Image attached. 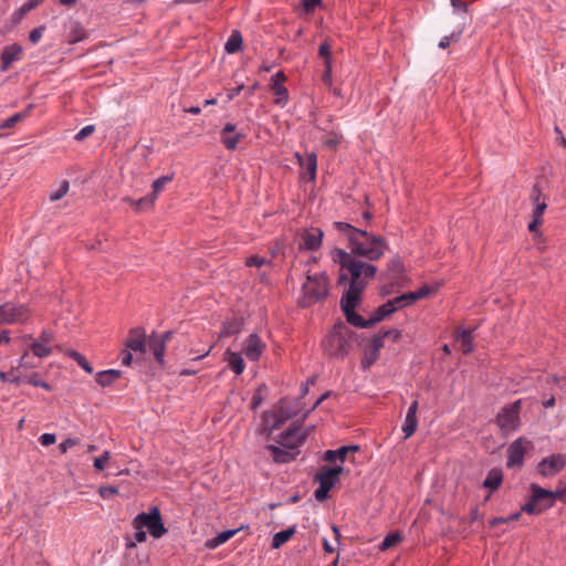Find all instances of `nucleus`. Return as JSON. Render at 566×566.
<instances>
[{
  "instance_id": "f257e3e1",
  "label": "nucleus",
  "mask_w": 566,
  "mask_h": 566,
  "mask_svg": "<svg viewBox=\"0 0 566 566\" xmlns=\"http://www.w3.org/2000/svg\"><path fill=\"white\" fill-rule=\"evenodd\" d=\"M331 256L334 263L340 265L339 284L345 283L347 276L350 275L349 286L340 300L344 315L349 324L359 328H366L365 318L355 312V307L360 301V295L366 287L367 280L375 276L377 268L356 259L352 253L338 248L331 252Z\"/></svg>"
},
{
  "instance_id": "f03ea898",
  "label": "nucleus",
  "mask_w": 566,
  "mask_h": 566,
  "mask_svg": "<svg viewBox=\"0 0 566 566\" xmlns=\"http://www.w3.org/2000/svg\"><path fill=\"white\" fill-rule=\"evenodd\" d=\"M334 227L347 239L353 255L377 261L389 250L387 241L380 235L357 229L346 222H334Z\"/></svg>"
},
{
  "instance_id": "7ed1b4c3",
  "label": "nucleus",
  "mask_w": 566,
  "mask_h": 566,
  "mask_svg": "<svg viewBox=\"0 0 566 566\" xmlns=\"http://www.w3.org/2000/svg\"><path fill=\"white\" fill-rule=\"evenodd\" d=\"M353 334V331L344 323L335 324L331 334L323 343L325 353L332 357H344L347 355Z\"/></svg>"
},
{
  "instance_id": "20e7f679",
  "label": "nucleus",
  "mask_w": 566,
  "mask_h": 566,
  "mask_svg": "<svg viewBox=\"0 0 566 566\" xmlns=\"http://www.w3.org/2000/svg\"><path fill=\"white\" fill-rule=\"evenodd\" d=\"M329 282L326 273H307L306 281L302 286L303 305L308 306L325 298L328 294Z\"/></svg>"
},
{
  "instance_id": "39448f33",
  "label": "nucleus",
  "mask_w": 566,
  "mask_h": 566,
  "mask_svg": "<svg viewBox=\"0 0 566 566\" xmlns=\"http://www.w3.org/2000/svg\"><path fill=\"white\" fill-rule=\"evenodd\" d=\"M415 302H416V297L410 292L405 293L400 296H397L392 300H389L387 303L379 306L368 319H365V323L367 324L366 328L370 327L375 323L380 322L381 319H384L388 315L392 314L397 310L409 306V305L413 304Z\"/></svg>"
},
{
  "instance_id": "423d86ee",
  "label": "nucleus",
  "mask_w": 566,
  "mask_h": 566,
  "mask_svg": "<svg viewBox=\"0 0 566 566\" xmlns=\"http://www.w3.org/2000/svg\"><path fill=\"white\" fill-rule=\"evenodd\" d=\"M135 528H147L149 534L159 538L167 533V528L164 526L161 521V514L157 506L150 507L148 513H140L134 518Z\"/></svg>"
},
{
  "instance_id": "0eeeda50",
  "label": "nucleus",
  "mask_w": 566,
  "mask_h": 566,
  "mask_svg": "<svg viewBox=\"0 0 566 566\" xmlns=\"http://www.w3.org/2000/svg\"><path fill=\"white\" fill-rule=\"evenodd\" d=\"M343 472V467H324L316 474L315 480L319 483V486L315 490V499L318 502H323L327 499L331 489L338 481L340 473Z\"/></svg>"
},
{
  "instance_id": "6e6552de",
  "label": "nucleus",
  "mask_w": 566,
  "mask_h": 566,
  "mask_svg": "<svg viewBox=\"0 0 566 566\" xmlns=\"http://www.w3.org/2000/svg\"><path fill=\"white\" fill-rule=\"evenodd\" d=\"M549 491L537 484H531V499L522 506V511L531 515L541 514L552 506V501L547 499Z\"/></svg>"
},
{
  "instance_id": "1a4fd4ad",
  "label": "nucleus",
  "mask_w": 566,
  "mask_h": 566,
  "mask_svg": "<svg viewBox=\"0 0 566 566\" xmlns=\"http://www.w3.org/2000/svg\"><path fill=\"white\" fill-rule=\"evenodd\" d=\"M29 318V310L23 305L6 303L0 305V324L23 323Z\"/></svg>"
},
{
  "instance_id": "9d476101",
  "label": "nucleus",
  "mask_w": 566,
  "mask_h": 566,
  "mask_svg": "<svg viewBox=\"0 0 566 566\" xmlns=\"http://www.w3.org/2000/svg\"><path fill=\"white\" fill-rule=\"evenodd\" d=\"M520 403L521 401L517 400L512 405L506 406L502 409L501 412H499L496 417V423L502 430L512 431L517 428L520 421Z\"/></svg>"
},
{
  "instance_id": "9b49d317",
  "label": "nucleus",
  "mask_w": 566,
  "mask_h": 566,
  "mask_svg": "<svg viewBox=\"0 0 566 566\" xmlns=\"http://www.w3.org/2000/svg\"><path fill=\"white\" fill-rule=\"evenodd\" d=\"M566 465V457L564 454H553L544 458L538 463V472L543 476H553L560 472Z\"/></svg>"
},
{
  "instance_id": "f8f14e48",
  "label": "nucleus",
  "mask_w": 566,
  "mask_h": 566,
  "mask_svg": "<svg viewBox=\"0 0 566 566\" xmlns=\"http://www.w3.org/2000/svg\"><path fill=\"white\" fill-rule=\"evenodd\" d=\"M172 335V332H166L160 336L151 334L148 338L147 347L151 350L156 361L160 365L164 364L166 344L171 339Z\"/></svg>"
},
{
  "instance_id": "ddd939ff",
  "label": "nucleus",
  "mask_w": 566,
  "mask_h": 566,
  "mask_svg": "<svg viewBox=\"0 0 566 566\" xmlns=\"http://www.w3.org/2000/svg\"><path fill=\"white\" fill-rule=\"evenodd\" d=\"M147 339L145 329L142 327L132 328L125 340V348L135 353L145 354L147 349Z\"/></svg>"
},
{
  "instance_id": "4468645a",
  "label": "nucleus",
  "mask_w": 566,
  "mask_h": 566,
  "mask_svg": "<svg viewBox=\"0 0 566 566\" xmlns=\"http://www.w3.org/2000/svg\"><path fill=\"white\" fill-rule=\"evenodd\" d=\"M530 443L523 439L515 440L507 450V468L521 467L524 461V454Z\"/></svg>"
},
{
  "instance_id": "2eb2a0df",
  "label": "nucleus",
  "mask_w": 566,
  "mask_h": 566,
  "mask_svg": "<svg viewBox=\"0 0 566 566\" xmlns=\"http://www.w3.org/2000/svg\"><path fill=\"white\" fill-rule=\"evenodd\" d=\"M244 137L245 135L242 132H237L235 125L231 123H227L220 132L221 143L229 150H234Z\"/></svg>"
},
{
  "instance_id": "dca6fc26",
  "label": "nucleus",
  "mask_w": 566,
  "mask_h": 566,
  "mask_svg": "<svg viewBox=\"0 0 566 566\" xmlns=\"http://www.w3.org/2000/svg\"><path fill=\"white\" fill-rule=\"evenodd\" d=\"M305 436L298 427H292L286 432L280 436L277 441L281 447L296 451V449L304 442Z\"/></svg>"
},
{
  "instance_id": "f3484780",
  "label": "nucleus",
  "mask_w": 566,
  "mask_h": 566,
  "mask_svg": "<svg viewBox=\"0 0 566 566\" xmlns=\"http://www.w3.org/2000/svg\"><path fill=\"white\" fill-rule=\"evenodd\" d=\"M265 349V344L256 334H251L244 342L243 353L252 361L258 360Z\"/></svg>"
},
{
  "instance_id": "a211bd4d",
  "label": "nucleus",
  "mask_w": 566,
  "mask_h": 566,
  "mask_svg": "<svg viewBox=\"0 0 566 566\" xmlns=\"http://www.w3.org/2000/svg\"><path fill=\"white\" fill-rule=\"evenodd\" d=\"M323 240V231L318 228H311L301 234L300 248L311 251L319 249Z\"/></svg>"
},
{
  "instance_id": "6ab92c4d",
  "label": "nucleus",
  "mask_w": 566,
  "mask_h": 566,
  "mask_svg": "<svg viewBox=\"0 0 566 566\" xmlns=\"http://www.w3.org/2000/svg\"><path fill=\"white\" fill-rule=\"evenodd\" d=\"M287 417L289 416L283 410L265 412L262 417L264 430L272 433L285 422Z\"/></svg>"
},
{
  "instance_id": "aec40b11",
  "label": "nucleus",
  "mask_w": 566,
  "mask_h": 566,
  "mask_svg": "<svg viewBox=\"0 0 566 566\" xmlns=\"http://www.w3.org/2000/svg\"><path fill=\"white\" fill-rule=\"evenodd\" d=\"M21 54L22 48L19 44L13 43L11 45L6 46L1 53L0 69L2 71H7L13 62L19 61L21 59Z\"/></svg>"
},
{
  "instance_id": "412c9836",
  "label": "nucleus",
  "mask_w": 566,
  "mask_h": 566,
  "mask_svg": "<svg viewBox=\"0 0 566 566\" xmlns=\"http://www.w3.org/2000/svg\"><path fill=\"white\" fill-rule=\"evenodd\" d=\"M473 329L458 328L455 331V340L460 345L463 354H470L473 350Z\"/></svg>"
},
{
  "instance_id": "4be33fe9",
  "label": "nucleus",
  "mask_w": 566,
  "mask_h": 566,
  "mask_svg": "<svg viewBox=\"0 0 566 566\" xmlns=\"http://www.w3.org/2000/svg\"><path fill=\"white\" fill-rule=\"evenodd\" d=\"M273 460L277 463H289L298 454L297 451L285 449L283 447L268 446Z\"/></svg>"
},
{
  "instance_id": "5701e85b",
  "label": "nucleus",
  "mask_w": 566,
  "mask_h": 566,
  "mask_svg": "<svg viewBox=\"0 0 566 566\" xmlns=\"http://www.w3.org/2000/svg\"><path fill=\"white\" fill-rule=\"evenodd\" d=\"M403 273V264L400 259L394 258L387 263V279L391 281L392 284L398 283L401 275Z\"/></svg>"
},
{
  "instance_id": "b1692460",
  "label": "nucleus",
  "mask_w": 566,
  "mask_h": 566,
  "mask_svg": "<svg viewBox=\"0 0 566 566\" xmlns=\"http://www.w3.org/2000/svg\"><path fill=\"white\" fill-rule=\"evenodd\" d=\"M503 481L502 470L499 468H494L489 471L485 480L483 481V486L489 489L490 491L497 490Z\"/></svg>"
},
{
  "instance_id": "393cba45",
  "label": "nucleus",
  "mask_w": 566,
  "mask_h": 566,
  "mask_svg": "<svg viewBox=\"0 0 566 566\" xmlns=\"http://www.w3.org/2000/svg\"><path fill=\"white\" fill-rule=\"evenodd\" d=\"M300 165L308 174V180L314 181L316 178L317 157L315 153H308L305 158H300Z\"/></svg>"
},
{
  "instance_id": "a878e982",
  "label": "nucleus",
  "mask_w": 566,
  "mask_h": 566,
  "mask_svg": "<svg viewBox=\"0 0 566 566\" xmlns=\"http://www.w3.org/2000/svg\"><path fill=\"white\" fill-rule=\"evenodd\" d=\"M237 532H238V530L223 531V532L219 533L217 536L208 539L206 542V547L209 549H214V548L219 547L220 545L224 544L226 542H228L231 537L234 536V534Z\"/></svg>"
},
{
  "instance_id": "bb28decb",
  "label": "nucleus",
  "mask_w": 566,
  "mask_h": 566,
  "mask_svg": "<svg viewBox=\"0 0 566 566\" xmlns=\"http://www.w3.org/2000/svg\"><path fill=\"white\" fill-rule=\"evenodd\" d=\"M120 377V371L117 369H108L104 371H99L96 375V381L102 387H106L112 385L114 381H116Z\"/></svg>"
},
{
  "instance_id": "cd10ccee",
  "label": "nucleus",
  "mask_w": 566,
  "mask_h": 566,
  "mask_svg": "<svg viewBox=\"0 0 566 566\" xmlns=\"http://www.w3.org/2000/svg\"><path fill=\"white\" fill-rule=\"evenodd\" d=\"M31 108H32V106L30 105L27 109L19 112L17 114L12 115L11 117L0 122V129L12 128L18 123L25 119L30 115Z\"/></svg>"
},
{
  "instance_id": "c85d7f7f",
  "label": "nucleus",
  "mask_w": 566,
  "mask_h": 566,
  "mask_svg": "<svg viewBox=\"0 0 566 566\" xmlns=\"http://www.w3.org/2000/svg\"><path fill=\"white\" fill-rule=\"evenodd\" d=\"M228 364L235 375L244 371L245 364L239 353L228 352Z\"/></svg>"
},
{
  "instance_id": "c756f323",
  "label": "nucleus",
  "mask_w": 566,
  "mask_h": 566,
  "mask_svg": "<svg viewBox=\"0 0 566 566\" xmlns=\"http://www.w3.org/2000/svg\"><path fill=\"white\" fill-rule=\"evenodd\" d=\"M295 534V527H289L284 531L276 533L272 538V548H280Z\"/></svg>"
},
{
  "instance_id": "7c9ffc66",
  "label": "nucleus",
  "mask_w": 566,
  "mask_h": 566,
  "mask_svg": "<svg viewBox=\"0 0 566 566\" xmlns=\"http://www.w3.org/2000/svg\"><path fill=\"white\" fill-rule=\"evenodd\" d=\"M242 45V35L239 31H233L229 36L224 49L228 53L232 54L238 52Z\"/></svg>"
},
{
  "instance_id": "2f4dec72",
  "label": "nucleus",
  "mask_w": 566,
  "mask_h": 566,
  "mask_svg": "<svg viewBox=\"0 0 566 566\" xmlns=\"http://www.w3.org/2000/svg\"><path fill=\"white\" fill-rule=\"evenodd\" d=\"M271 90L276 96L275 104L284 106L289 99V92L284 84H272Z\"/></svg>"
},
{
  "instance_id": "473e14b6",
  "label": "nucleus",
  "mask_w": 566,
  "mask_h": 566,
  "mask_svg": "<svg viewBox=\"0 0 566 566\" xmlns=\"http://www.w3.org/2000/svg\"><path fill=\"white\" fill-rule=\"evenodd\" d=\"M418 428V419L417 416L406 415L405 422L402 424V431L405 433V439L410 438Z\"/></svg>"
},
{
  "instance_id": "72a5a7b5",
  "label": "nucleus",
  "mask_w": 566,
  "mask_h": 566,
  "mask_svg": "<svg viewBox=\"0 0 566 566\" xmlns=\"http://www.w3.org/2000/svg\"><path fill=\"white\" fill-rule=\"evenodd\" d=\"M402 541V536L399 532L389 533L380 544V551H387L397 546Z\"/></svg>"
},
{
  "instance_id": "f704fd0d",
  "label": "nucleus",
  "mask_w": 566,
  "mask_h": 566,
  "mask_svg": "<svg viewBox=\"0 0 566 566\" xmlns=\"http://www.w3.org/2000/svg\"><path fill=\"white\" fill-rule=\"evenodd\" d=\"M378 356H379V352L367 345L364 350V357L361 359V367L364 369L369 368L378 359Z\"/></svg>"
},
{
  "instance_id": "c9c22d12",
  "label": "nucleus",
  "mask_w": 566,
  "mask_h": 566,
  "mask_svg": "<svg viewBox=\"0 0 566 566\" xmlns=\"http://www.w3.org/2000/svg\"><path fill=\"white\" fill-rule=\"evenodd\" d=\"M241 325H242V323L240 319L234 318L231 321H227L223 324V327L221 331V336L229 337V336H232V335L239 333L241 329Z\"/></svg>"
},
{
  "instance_id": "e433bc0d",
  "label": "nucleus",
  "mask_w": 566,
  "mask_h": 566,
  "mask_svg": "<svg viewBox=\"0 0 566 566\" xmlns=\"http://www.w3.org/2000/svg\"><path fill=\"white\" fill-rule=\"evenodd\" d=\"M30 349L36 357L43 358L51 354V348L43 342L35 340L30 345Z\"/></svg>"
},
{
  "instance_id": "4c0bfd02",
  "label": "nucleus",
  "mask_w": 566,
  "mask_h": 566,
  "mask_svg": "<svg viewBox=\"0 0 566 566\" xmlns=\"http://www.w3.org/2000/svg\"><path fill=\"white\" fill-rule=\"evenodd\" d=\"M70 185L66 180L62 181L55 191L50 193L51 201H57L62 199L69 191Z\"/></svg>"
},
{
  "instance_id": "58836bf2",
  "label": "nucleus",
  "mask_w": 566,
  "mask_h": 566,
  "mask_svg": "<svg viewBox=\"0 0 566 566\" xmlns=\"http://www.w3.org/2000/svg\"><path fill=\"white\" fill-rule=\"evenodd\" d=\"M171 177L169 176H163L160 178H158L157 180L154 181L153 184V193L151 196H155V199L157 198V196L163 191L164 187L169 182L171 181Z\"/></svg>"
},
{
  "instance_id": "ea45409f",
  "label": "nucleus",
  "mask_w": 566,
  "mask_h": 566,
  "mask_svg": "<svg viewBox=\"0 0 566 566\" xmlns=\"http://www.w3.org/2000/svg\"><path fill=\"white\" fill-rule=\"evenodd\" d=\"M71 357L87 373L92 374L93 373V368L92 366L88 364V361L86 360V358L77 353V352H72L71 354Z\"/></svg>"
},
{
  "instance_id": "a19ab883",
  "label": "nucleus",
  "mask_w": 566,
  "mask_h": 566,
  "mask_svg": "<svg viewBox=\"0 0 566 566\" xmlns=\"http://www.w3.org/2000/svg\"><path fill=\"white\" fill-rule=\"evenodd\" d=\"M318 54L325 61L332 62V45L328 42H324L319 45Z\"/></svg>"
},
{
  "instance_id": "79ce46f5",
  "label": "nucleus",
  "mask_w": 566,
  "mask_h": 566,
  "mask_svg": "<svg viewBox=\"0 0 566 566\" xmlns=\"http://www.w3.org/2000/svg\"><path fill=\"white\" fill-rule=\"evenodd\" d=\"M108 460H109V452L105 451L101 457L94 459V468L98 471L104 470Z\"/></svg>"
},
{
  "instance_id": "37998d69",
  "label": "nucleus",
  "mask_w": 566,
  "mask_h": 566,
  "mask_svg": "<svg viewBox=\"0 0 566 566\" xmlns=\"http://www.w3.org/2000/svg\"><path fill=\"white\" fill-rule=\"evenodd\" d=\"M155 200H156L155 196H151V195L146 196L135 202V208L137 210H142L145 207H151L154 205Z\"/></svg>"
},
{
  "instance_id": "c03bdc74",
  "label": "nucleus",
  "mask_w": 566,
  "mask_h": 566,
  "mask_svg": "<svg viewBox=\"0 0 566 566\" xmlns=\"http://www.w3.org/2000/svg\"><path fill=\"white\" fill-rule=\"evenodd\" d=\"M95 130V127L93 125H87L83 127L77 134L75 135V139L77 142L84 140L86 137L91 136Z\"/></svg>"
},
{
  "instance_id": "a18cd8bd",
  "label": "nucleus",
  "mask_w": 566,
  "mask_h": 566,
  "mask_svg": "<svg viewBox=\"0 0 566 566\" xmlns=\"http://www.w3.org/2000/svg\"><path fill=\"white\" fill-rule=\"evenodd\" d=\"M386 337L384 336V333L378 334L373 337V339L369 342L368 346L380 352V349L384 347V339Z\"/></svg>"
},
{
  "instance_id": "49530a36",
  "label": "nucleus",
  "mask_w": 566,
  "mask_h": 566,
  "mask_svg": "<svg viewBox=\"0 0 566 566\" xmlns=\"http://www.w3.org/2000/svg\"><path fill=\"white\" fill-rule=\"evenodd\" d=\"M358 450L357 446H345L337 449V459L340 461H345L348 452H355Z\"/></svg>"
},
{
  "instance_id": "de8ad7c7",
  "label": "nucleus",
  "mask_w": 566,
  "mask_h": 566,
  "mask_svg": "<svg viewBox=\"0 0 566 566\" xmlns=\"http://www.w3.org/2000/svg\"><path fill=\"white\" fill-rule=\"evenodd\" d=\"M551 495L547 496L548 500L552 501V506H554L555 501L559 500L562 502H566V496L563 489H557L555 491H549Z\"/></svg>"
},
{
  "instance_id": "09e8293b",
  "label": "nucleus",
  "mask_w": 566,
  "mask_h": 566,
  "mask_svg": "<svg viewBox=\"0 0 566 566\" xmlns=\"http://www.w3.org/2000/svg\"><path fill=\"white\" fill-rule=\"evenodd\" d=\"M266 262H268V260L265 258L252 255L245 260V265L260 268V266L264 265Z\"/></svg>"
},
{
  "instance_id": "8fccbe9b",
  "label": "nucleus",
  "mask_w": 566,
  "mask_h": 566,
  "mask_svg": "<svg viewBox=\"0 0 566 566\" xmlns=\"http://www.w3.org/2000/svg\"><path fill=\"white\" fill-rule=\"evenodd\" d=\"M325 70L322 75V81L324 84L331 86L332 85V62L325 61Z\"/></svg>"
},
{
  "instance_id": "3c124183",
  "label": "nucleus",
  "mask_w": 566,
  "mask_h": 566,
  "mask_svg": "<svg viewBox=\"0 0 566 566\" xmlns=\"http://www.w3.org/2000/svg\"><path fill=\"white\" fill-rule=\"evenodd\" d=\"M117 489L111 485L101 486L98 490L99 495L104 499H111L112 496L117 494Z\"/></svg>"
},
{
  "instance_id": "603ef678",
  "label": "nucleus",
  "mask_w": 566,
  "mask_h": 566,
  "mask_svg": "<svg viewBox=\"0 0 566 566\" xmlns=\"http://www.w3.org/2000/svg\"><path fill=\"white\" fill-rule=\"evenodd\" d=\"M534 206H535V208L533 210V218L542 219V216L544 214V212L547 208L545 200L543 199L542 202L534 203Z\"/></svg>"
},
{
  "instance_id": "864d4df0",
  "label": "nucleus",
  "mask_w": 566,
  "mask_h": 566,
  "mask_svg": "<svg viewBox=\"0 0 566 566\" xmlns=\"http://www.w3.org/2000/svg\"><path fill=\"white\" fill-rule=\"evenodd\" d=\"M43 31H44V27H39V28L33 29L29 34L30 41L33 44L38 43L43 35Z\"/></svg>"
},
{
  "instance_id": "5fc2aeb1",
  "label": "nucleus",
  "mask_w": 566,
  "mask_h": 566,
  "mask_svg": "<svg viewBox=\"0 0 566 566\" xmlns=\"http://www.w3.org/2000/svg\"><path fill=\"white\" fill-rule=\"evenodd\" d=\"M521 516V513H515V514H512L510 515L509 517L504 518V517H495L491 521V525L495 526L497 524H501V523H506L509 521H517Z\"/></svg>"
},
{
  "instance_id": "6e6d98bb",
  "label": "nucleus",
  "mask_w": 566,
  "mask_h": 566,
  "mask_svg": "<svg viewBox=\"0 0 566 566\" xmlns=\"http://www.w3.org/2000/svg\"><path fill=\"white\" fill-rule=\"evenodd\" d=\"M55 441H56V437L53 433H43L40 437V442L44 447H49V446L55 443Z\"/></svg>"
},
{
  "instance_id": "4d7b16f0",
  "label": "nucleus",
  "mask_w": 566,
  "mask_h": 566,
  "mask_svg": "<svg viewBox=\"0 0 566 566\" xmlns=\"http://www.w3.org/2000/svg\"><path fill=\"white\" fill-rule=\"evenodd\" d=\"M542 190L539 188V186L537 184H535L532 188V193H531V200L533 203H537V202H542L543 200H541L542 198Z\"/></svg>"
},
{
  "instance_id": "13d9d810",
  "label": "nucleus",
  "mask_w": 566,
  "mask_h": 566,
  "mask_svg": "<svg viewBox=\"0 0 566 566\" xmlns=\"http://www.w3.org/2000/svg\"><path fill=\"white\" fill-rule=\"evenodd\" d=\"M122 365L130 366L133 361V355L129 349L125 348L120 353Z\"/></svg>"
},
{
  "instance_id": "bf43d9fd",
  "label": "nucleus",
  "mask_w": 566,
  "mask_h": 566,
  "mask_svg": "<svg viewBox=\"0 0 566 566\" xmlns=\"http://www.w3.org/2000/svg\"><path fill=\"white\" fill-rule=\"evenodd\" d=\"M43 0H29L21 8V13H25L38 7Z\"/></svg>"
},
{
  "instance_id": "052dcab7",
  "label": "nucleus",
  "mask_w": 566,
  "mask_h": 566,
  "mask_svg": "<svg viewBox=\"0 0 566 566\" xmlns=\"http://www.w3.org/2000/svg\"><path fill=\"white\" fill-rule=\"evenodd\" d=\"M78 440L69 438L60 444L61 452L65 453L69 449L76 446Z\"/></svg>"
},
{
  "instance_id": "680f3d73",
  "label": "nucleus",
  "mask_w": 566,
  "mask_h": 566,
  "mask_svg": "<svg viewBox=\"0 0 566 566\" xmlns=\"http://www.w3.org/2000/svg\"><path fill=\"white\" fill-rule=\"evenodd\" d=\"M321 0H302L303 7L306 11H313Z\"/></svg>"
},
{
  "instance_id": "e2e57ef3",
  "label": "nucleus",
  "mask_w": 566,
  "mask_h": 566,
  "mask_svg": "<svg viewBox=\"0 0 566 566\" xmlns=\"http://www.w3.org/2000/svg\"><path fill=\"white\" fill-rule=\"evenodd\" d=\"M261 401H262V396H261V387H260L256 390V392L254 394V396L252 397L251 408L256 409L259 407V405L261 403Z\"/></svg>"
},
{
  "instance_id": "0e129e2a",
  "label": "nucleus",
  "mask_w": 566,
  "mask_h": 566,
  "mask_svg": "<svg viewBox=\"0 0 566 566\" xmlns=\"http://www.w3.org/2000/svg\"><path fill=\"white\" fill-rule=\"evenodd\" d=\"M411 293L415 295L416 301H418L420 298L426 297L430 293V290H429V287L423 286V287L419 289L418 291L411 292Z\"/></svg>"
},
{
  "instance_id": "69168bd1",
  "label": "nucleus",
  "mask_w": 566,
  "mask_h": 566,
  "mask_svg": "<svg viewBox=\"0 0 566 566\" xmlns=\"http://www.w3.org/2000/svg\"><path fill=\"white\" fill-rule=\"evenodd\" d=\"M385 337H390L394 342L398 340L401 336V333L397 329H388L384 332Z\"/></svg>"
},
{
  "instance_id": "338daca9",
  "label": "nucleus",
  "mask_w": 566,
  "mask_h": 566,
  "mask_svg": "<svg viewBox=\"0 0 566 566\" xmlns=\"http://www.w3.org/2000/svg\"><path fill=\"white\" fill-rule=\"evenodd\" d=\"M451 4L455 10H460L463 13L467 12V3L462 0H451Z\"/></svg>"
},
{
  "instance_id": "774afa93",
  "label": "nucleus",
  "mask_w": 566,
  "mask_h": 566,
  "mask_svg": "<svg viewBox=\"0 0 566 566\" xmlns=\"http://www.w3.org/2000/svg\"><path fill=\"white\" fill-rule=\"evenodd\" d=\"M286 81V76L283 72H277L275 75H273L272 77V84H284V82Z\"/></svg>"
}]
</instances>
